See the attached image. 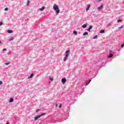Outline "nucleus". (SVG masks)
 <instances>
[{
    "label": "nucleus",
    "instance_id": "nucleus-1",
    "mask_svg": "<svg viewBox=\"0 0 124 124\" xmlns=\"http://www.w3.org/2000/svg\"><path fill=\"white\" fill-rule=\"evenodd\" d=\"M53 9L56 11L57 14L60 13V9H59V6L56 4L53 5Z\"/></svg>",
    "mask_w": 124,
    "mask_h": 124
},
{
    "label": "nucleus",
    "instance_id": "nucleus-2",
    "mask_svg": "<svg viewBox=\"0 0 124 124\" xmlns=\"http://www.w3.org/2000/svg\"><path fill=\"white\" fill-rule=\"evenodd\" d=\"M69 54H70V51L69 50H67V51H66V55L64 59H63L64 62H66L67 59H68Z\"/></svg>",
    "mask_w": 124,
    "mask_h": 124
},
{
    "label": "nucleus",
    "instance_id": "nucleus-3",
    "mask_svg": "<svg viewBox=\"0 0 124 124\" xmlns=\"http://www.w3.org/2000/svg\"><path fill=\"white\" fill-rule=\"evenodd\" d=\"M62 84H64L65 83V82H66V79L65 78H62Z\"/></svg>",
    "mask_w": 124,
    "mask_h": 124
},
{
    "label": "nucleus",
    "instance_id": "nucleus-4",
    "mask_svg": "<svg viewBox=\"0 0 124 124\" xmlns=\"http://www.w3.org/2000/svg\"><path fill=\"white\" fill-rule=\"evenodd\" d=\"M103 8V5H101L100 6H99L97 7L98 10H100Z\"/></svg>",
    "mask_w": 124,
    "mask_h": 124
},
{
    "label": "nucleus",
    "instance_id": "nucleus-5",
    "mask_svg": "<svg viewBox=\"0 0 124 124\" xmlns=\"http://www.w3.org/2000/svg\"><path fill=\"white\" fill-rule=\"evenodd\" d=\"M40 118H41V116L39 115V116L36 117L34 118V121H37V120H38V119H39Z\"/></svg>",
    "mask_w": 124,
    "mask_h": 124
},
{
    "label": "nucleus",
    "instance_id": "nucleus-6",
    "mask_svg": "<svg viewBox=\"0 0 124 124\" xmlns=\"http://www.w3.org/2000/svg\"><path fill=\"white\" fill-rule=\"evenodd\" d=\"M93 29V26H90L89 29H87V31H90Z\"/></svg>",
    "mask_w": 124,
    "mask_h": 124
},
{
    "label": "nucleus",
    "instance_id": "nucleus-7",
    "mask_svg": "<svg viewBox=\"0 0 124 124\" xmlns=\"http://www.w3.org/2000/svg\"><path fill=\"white\" fill-rule=\"evenodd\" d=\"M87 24H85L83 25L81 27L83 29H86V28H87Z\"/></svg>",
    "mask_w": 124,
    "mask_h": 124
},
{
    "label": "nucleus",
    "instance_id": "nucleus-8",
    "mask_svg": "<svg viewBox=\"0 0 124 124\" xmlns=\"http://www.w3.org/2000/svg\"><path fill=\"white\" fill-rule=\"evenodd\" d=\"M45 9V6H43L41 8L39 9L40 11H43V10Z\"/></svg>",
    "mask_w": 124,
    "mask_h": 124
},
{
    "label": "nucleus",
    "instance_id": "nucleus-9",
    "mask_svg": "<svg viewBox=\"0 0 124 124\" xmlns=\"http://www.w3.org/2000/svg\"><path fill=\"white\" fill-rule=\"evenodd\" d=\"M102 0H94V2L98 3L100 1H101Z\"/></svg>",
    "mask_w": 124,
    "mask_h": 124
},
{
    "label": "nucleus",
    "instance_id": "nucleus-10",
    "mask_svg": "<svg viewBox=\"0 0 124 124\" xmlns=\"http://www.w3.org/2000/svg\"><path fill=\"white\" fill-rule=\"evenodd\" d=\"M91 82H92V79H90L89 81L88 82V81H86V85L88 86V85H89V84H90V83H91Z\"/></svg>",
    "mask_w": 124,
    "mask_h": 124
},
{
    "label": "nucleus",
    "instance_id": "nucleus-11",
    "mask_svg": "<svg viewBox=\"0 0 124 124\" xmlns=\"http://www.w3.org/2000/svg\"><path fill=\"white\" fill-rule=\"evenodd\" d=\"M90 7H91V5H88V6L87 7V8H86V11H87V12H88V11L89 10Z\"/></svg>",
    "mask_w": 124,
    "mask_h": 124
},
{
    "label": "nucleus",
    "instance_id": "nucleus-12",
    "mask_svg": "<svg viewBox=\"0 0 124 124\" xmlns=\"http://www.w3.org/2000/svg\"><path fill=\"white\" fill-rule=\"evenodd\" d=\"M14 101V99L13 98H11L9 102H13Z\"/></svg>",
    "mask_w": 124,
    "mask_h": 124
},
{
    "label": "nucleus",
    "instance_id": "nucleus-13",
    "mask_svg": "<svg viewBox=\"0 0 124 124\" xmlns=\"http://www.w3.org/2000/svg\"><path fill=\"white\" fill-rule=\"evenodd\" d=\"M33 74H31V75H30V76H29V78H32V77H33Z\"/></svg>",
    "mask_w": 124,
    "mask_h": 124
},
{
    "label": "nucleus",
    "instance_id": "nucleus-14",
    "mask_svg": "<svg viewBox=\"0 0 124 124\" xmlns=\"http://www.w3.org/2000/svg\"><path fill=\"white\" fill-rule=\"evenodd\" d=\"M87 34H89V33L88 32H85L83 33V35H87Z\"/></svg>",
    "mask_w": 124,
    "mask_h": 124
},
{
    "label": "nucleus",
    "instance_id": "nucleus-15",
    "mask_svg": "<svg viewBox=\"0 0 124 124\" xmlns=\"http://www.w3.org/2000/svg\"><path fill=\"white\" fill-rule=\"evenodd\" d=\"M113 54H110L109 56H108V58H112V57H113Z\"/></svg>",
    "mask_w": 124,
    "mask_h": 124
},
{
    "label": "nucleus",
    "instance_id": "nucleus-16",
    "mask_svg": "<svg viewBox=\"0 0 124 124\" xmlns=\"http://www.w3.org/2000/svg\"><path fill=\"white\" fill-rule=\"evenodd\" d=\"M96 38H97V35H95L93 37V39H96Z\"/></svg>",
    "mask_w": 124,
    "mask_h": 124
},
{
    "label": "nucleus",
    "instance_id": "nucleus-17",
    "mask_svg": "<svg viewBox=\"0 0 124 124\" xmlns=\"http://www.w3.org/2000/svg\"><path fill=\"white\" fill-rule=\"evenodd\" d=\"M4 11H8V7L5 8L4 9Z\"/></svg>",
    "mask_w": 124,
    "mask_h": 124
},
{
    "label": "nucleus",
    "instance_id": "nucleus-18",
    "mask_svg": "<svg viewBox=\"0 0 124 124\" xmlns=\"http://www.w3.org/2000/svg\"><path fill=\"white\" fill-rule=\"evenodd\" d=\"M112 26V24H111V23H108V27H110V26Z\"/></svg>",
    "mask_w": 124,
    "mask_h": 124
},
{
    "label": "nucleus",
    "instance_id": "nucleus-19",
    "mask_svg": "<svg viewBox=\"0 0 124 124\" xmlns=\"http://www.w3.org/2000/svg\"><path fill=\"white\" fill-rule=\"evenodd\" d=\"M123 28H124V26L122 25L121 27H118V29H123Z\"/></svg>",
    "mask_w": 124,
    "mask_h": 124
},
{
    "label": "nucleus",
    "instance_id": "nucleus-20",
    "mask_svg": "<svg viewBox=\"0 0 124 124\" xmlns=\"http://www.w3.org/2000/svg\"><path fill=\"white\" fill-rule=\"evenodd\" d=\"M73 33H74V34H75L76 35H77L78 32H77V31H74Z\"/></svg>",
    "mask_w": 124,
    "mask_h": 124
},
{
    "label": "nucleus",
    "instance_id": "nucleus-21",
    "mask_svg": "<svg viewBox=\"0 0 124 124\" xmlns=\"http://www.w3.org/2000/svg\"><path fill=\"white\" fill-rule=\"evenodd\" d=\"M14 39V38H11L9 39V41H12V40H13Z\"/></svg>",
    "mask_w": 124,
    "mask_h": 124
},
{
    "label": "nucleus",
    "instance_id": "nucleus-22",
    "mask_svg": "<svg viewBox=\"0 0 124 124\" xmlns=\"http://www.w3.org/2000/svg\"><path fill=\"white\" fill-rule=\"evenodd\" d=\"M29 4H30V0H28L27 4V6H28V5H29Z\"/></svg>",
    "mask_w": 124,
    "mask_h": 124
},
{
    "label": "nucleus",
    "instance_id": "nucleus-23",
    "mask_svg": "<svg viewBox=\"0 0 124 124\" xmlns=\"http://www.w3.org/2000/svg\"><path fill=\"white\" fill-rule=\"evenodd\" d=\"M45 115V113H43L41 115H39V116H41V117H42Z\"/></svg>",
    "mask_w": 124,
    "mask_h": 124
},
{
    "label": "nucleus",
    "instance_id": "nucleus-24",
    "mask_svg": "<svg viewBox=\"0 0 124 124\" xmlns=\"http://www.w3.org/2000/svg\"><path fill=\"white\" fill-rule=\"evenodd\" d=\"M118 23H121L122 22V20L121 19H119L118 20Z\"/></svg>",
    "mask_w": 124,
    "mask_h": 124
},
{
    "label": "nucleus",
    "instance_id": "nucleus-25",
    "mask_svg": "<svg viewBox=\"0 0 124 124\" xmlns=\"http://www.w3.org/2000/svg\"><path fill=\"white\" fill-rule=\"evenodd\" d=\"M40 109H37V110H36V112H37H37H40Z\"/></svg>",
    "mask_w": 124,
    "mask_h": 124
},
{
    "label": "nucleus",
    "instance_id": "nucleus-26",
    "mask_svg": "<svg viewBox=\"0 0 124 124\" xmlns=\"http://www.w3.org/2000/svg\"><path fill=\"white\" fill-rule=\"evenodd\" d=\"M49 79L51 81H53V78H52V77H49Z\"/></svg>",
    "mask_w": 124,
    "mask_h": 124
},
{
    "label": "nucleus",
    "instance_id": "nucleus-27",
    "mask_svg": "<svg viewBox=\"0 0 124 124\" xmlns=\"http://www.w3.org/2000/svg\"><path fill=\"white\" fill-rule=\"evenodd\" d=\"M5 64L6 65H8V64H10V63H5Z\"/></svg>",
    "mask_w": 124,
    "mask_h": 124
},
{
    "label": "nucleus",
    "instance_id": "nucleus-28",
    "mask_svg": "<svg viewBox=\"0 0 124 124\" xmlns=\"http://www.w3.org/2000/svg\"><path fill=\"white\" fill-rule=\"evenodd\" d=\"M62 104H61L60 106H59V108H62Z\"/></svg>",
    "mask_w": 124,
    "mask_h": 124
},
{
    "label": "nucleus",
    "instance_id": "nucleus-29",
    "mask_svg": "<svg viewBox=\"0 0 124 124\" xmlns=\"http://www.w3.org/2000/svg\"><path fill=\"white\" fill-rule=\"evenodd\" d=\"M2 22H0V26H2Z\"/></svg>",
    "mask_w": 124,
    "mask_h": 124
},
{
    "label": "nucleus",
    "instance_id": "nucleus-30",
    "mask_svg": "<svg viewBox=\"0 0 124 124\" xmlns=\"http://www.w3.org/2000/svg\"><path fill=\"white\" fill-rule=\"evenodd\" d=\"M7 31H13L10 30H8Z\"/></svg>",
    "mask_w": 124,
    "mask_h": 124
},
{
    "label": "nucleus",
    "instance_id": "nucleus-31",
    "mask_svg": "<svg viewBox=\"0 0 124 124\" xmlns=\"http://www.w3.org/2000/svg\"><path fill=\"white\" fill-rule=\"evenodd\" d=\"M124 44H122V45H121V47H122V48L124 47Z\"/></svg>",
    "mask_w": 124,
    "mask_h": 124
},
{
    "label": "nucleus",
    "instance_id": "nucleus-32",
    "mask_svg": "<svg viewBox=\"0 0 124 124\" xmlns=\"http://www.w3.org/2000/svg\"><path fill=\"white\" fill-rule=\"evenodd\" d=\"M0 85H2V82L1 81H0Z\"/></svg>",
    "mask_w": 124,
    "mask_h": 124
},
{
    "label": "nucleus",
    "instance_id": "nucleus-33",
    "mask_svg": "<svg viewBox=\"0 0 124 124\" xmlns=\"http://www.w3.org/2000/svg\"><path fill=\"white\" fill-rule=\"evenodd\" d=\"M100 31H105V30H101Z\"/></svg>",
    "mask_w": 124,
    "mask_h": 124
},
{
    "label": "nucleus",
    "instance_id": "nucleus-34",
    "mask_svg": "<svg viewBox=\"0 0 124 124\" xmlns=\"http://www.w3.org/2000/svg\"><path fill=\"white\" fill-rule=\"evenodd\" d=\"M8 33H12V31H8Z\"/></svg>",
    "mask_w": 124,
    "mask_h": 124
},
{
    "label": "nucleus",
    "instance_id": "nucleus-35",
    "mask_svg": "<svg viewBox=\"0 0 124 124\" xmlns=\"http://www.w3.org/2000/svg\"><path fill=\"white\" fill-rule=\"evenodd\" d=\"M100 33H104V31H100Z\"/></svg>",
    "mask_w": 124,
    "mask_h": 124
},
{
    "label": "nucleus",
    "instance_id": "nucleus-36",
    "mask_svg": "<svg viewBox=\"0 0 124 124\" xmlns=\"http://www.w3.org/2000/svg\"><path fill=\"white\" fill-rule=\"evenodd\" d=\"M3 51H6V49L5 48H4V49H3Z\"/></svg>",
    "mask_w": 124,
    "mask_h": 124
},
{
    "label": "nucleus",
    "instance_id": "nucleus-37",
    "mask_svg": "<svg viewBox=\"0 0 124 124\" xmlns=\"http://www.w3.org/2000/svg\"><path fill=\"white\" fill-rule=\"evenodd\" d=\"M56 107H58V105L56 104Z\"/></svg>",
    "mask_w": 124,
    "mask_h": 124
},
{
    "label": "nucleus",
    "instance_id": "nucleus-38",
    "mask_svg": "<svg viewBox=\"0 0 124 124\" xmlns=\"http://www.w3.org/2000/svg\"><path fill=\"white\" fill-rule=\"evenodd\" d=\"M6 124H9V122H7Z\"/></svg>",
    "mask_w": 124,
    "mask_h": 124
},
{
    "label": "nucleus",
    "instance_id": "nucleus-39",
    "mask_svg": "<svg viewBox=\"0 0 124 124\" xmlns=\"http://www.w3.org/2000/svg\"><path fill=\"white\" fill-rule=\"evenodd\" d=\"M0 43H1V42L0 41Z\"/></svg>",
    "mask_w": 124,
    "mask_h": 124
}]
</instances>
